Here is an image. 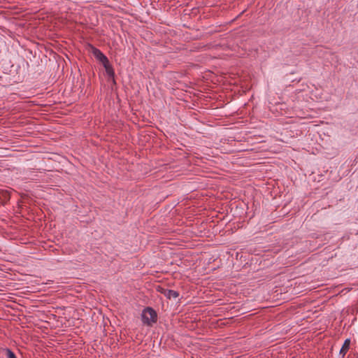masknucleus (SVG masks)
I'll return each mask as SVG.
<instances>
[{
	"instance_id": "1",
	"label": "nucleus",
	"mask_w": 358,
	"mask_h": 358,
	"mask_svg": "<svg viewBox=\"0 0 358 358\" xmlns=\"http://www.w3.org/2000/svg\"><path fill=\"white\" fill-rule=\"evenodd\" d=\"M142 320L145 324L151 326L157 320V312L152 308L146 307L143 311Z\"/></svg>"
},
{
	"instance_id": "2",
	"label": "nucleus",
	"mask_w": 358,
	"mask_h": 358,
	"mask_svg": "<svg viewBox=\"0 0 358 358\" xmlns=\"http://www.w3.org/2000/svg\"><path fill=\"white\" fill-rule=\"evenodd\" d=\"M91 52L93 56L99 61L102 64L107 63L108 57L98 48L93 45H90Z\"/></svg>"
},
{
	"instance_id": "3",
	"label": "nucleus",
	"mask_w": 358,
	"mask_h": 358,
	"mask_svg": "<svg viewBox=\"0 0 358 358\" xmlns=\"http://www.w3.org/2000/svg\"><path fill=\"white\" fill-rule=\"evenodd\" d=\"M103 66L105 69L106 73L107 76H108V78H111L113 80V82L114 83H115V71H114V69H113L112 65L110 64L109 60L107 62V63H104L103 64Z\"/></svg>"
},
{
	"instance_id": "4",
	"label": "nucleus",
	"mask_w": 358,
	"mask_h": 358,
	"mask_svg": "<svg viewBox=\"0 0 358 358\" xmlns=\"http://www.w3.org/2000/svg\"><path fill=\"white\" fill-rule=\"evenodd\" d=\"M350 338L345 339L342 347H341V349L340 350V352H339V354L341 355H342L343 357H344L345 355H346V353L348 352V351L350 348Z\"/></svg>"
},
{
	"instance_id": "5",
	"label": "nucleus",
	"mask_w": 358,
	"mask_h": 358,
	"mask_svg": "<svg viewBox=\"0 0 358 358\" xmlns=\"http://www.w3.org/2000/svg\"><path fill=\"white\" fill-rule=\"evenodd\" d=\"M179 295L180 294L178 292L168 289L164 296H166L168 299H171L178 298Z\"/></svg>"
},
{
	"instance_id": "6",
	"label": "nucleus",
	"mask_w": 358,
	"mask_h": 358,
	"mask_svg": "<svg viewBox=\"0 0 358 358\" xmlns=\"http://www.w3.org/2000/svg\"><path fill=\"white\" fill-rule=\"evenodd\" d=\"M6 358H17L14 352L9 348H5L3 350Z\"/></svg>"
},
{
	"instance_id": "7",
	"label": "nucleus",
	"mask_w": 358,
	"mask_h": 358,
	"mask_svg": "<svg viewBox=\"0 0 358 358\" xmlns=\"http://www.w3.org/2000/svg\"><path fill=\"white\" fill-rule=\"evenodd\" d=\"M10 199V192L8 191H3L2 192V200L4 203Z\"/></svg>"
},
{
	"instance_id": "8",
	"label": "nucleus",
	"mask_w": 358,
	"mask_h": 358,
	"mask_svg": "<svg viewBox=\"0 0 358 358\" xmlns=\"http://www.w3.org/2000/svg\"><path fill=\"white\" fill-rule=\"evenodd\" d=\"M156 290L157 292H158L159 293L163 294V295H165L166 292H167L168 289L167 288H165V287H163L160 285H158L156 287Z\"/></svg>"
}]
</instances>
